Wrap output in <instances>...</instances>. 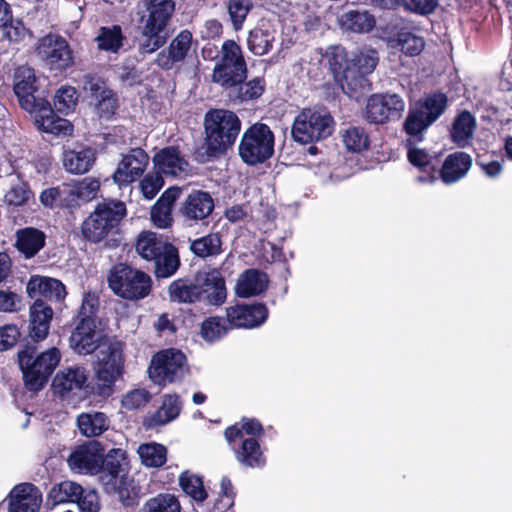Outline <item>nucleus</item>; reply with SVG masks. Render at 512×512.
<instances>
[{"mask_svg":"<svg viewBox=\"0 0 512 512\" xmlns=\"http://www.w3.org/2000/svg\"><path fill=\"white\" fill-rule=\"evenodd\" d=\"M138 454L144 466L158 468L167 461V449L159 443H144L138 448Z\"/></svg>","mask_w":512,"mask_h":512,"instance_id":"obj_49","label":"nucleus"},{"mask_svg":"<svg viewBox=\"0 0 512 512\" xmlns=\"http://www.w3.org/2000/svg\"><path fill=\"white\" fill-rule=\"evenodd\" d=\"M149 163V156L140 147L132 148L123 156L113 173V180L119 186L128 185L141 177Z\"/></svg>","mask_w":512,"mask_h":512,"instance_id":"obj_20","label":"nucleus"},{"mask_svg":"<svg viewBox=\"0 0 512 512\" xmlns=\"http://www.w3.org/2000/svg\"><path fill=\"white\" fill-rule=\"evenodd\" d=\"M193 36L187 30H181L170 42L166 49L157 54L155 63L162 70L169 71L176 64L184 62L192 46Z\"/></svg>","mask_w":512,"mask_h":512,"instance_id":"obj_22","label":"nucleus"},{"mask_svg":"<svg viewBox=\"0 0 512 512\" xmlns=\"http://www.w3.org/2000/svg\"><path fill=\"white\" fill-rule=\"evenodd\" d=\"M169 298L172 302L194 304L202 302L197 275L194 279L183 277L172 281L168 286Z\"/></svg>","mask_w":512,"mask_h":512,"instance_id":"obj_32","label":"nucleus"},{"mask_svg":"<svg viewBox=\"0 0 512 512\" xmlns=\"http://www.w3.org/2000/svg\"><path fill=\"white\" fill-rule=\"evenodd\" d=\"M172 212V208L156 201L151 209V219L154 225L161 229L171 227L173 224Z\"/></svg>","mask_w":512,"mask_h":512,"instance_id":"obj_61","label":"nucleus"},{"mask_svg":"<svg viewBox=\"0 0 512 512\" xmlns=\"http://www.w3.org/2000/svg\"><path fill=\"white\" fill-rule=\"evenodd\" d=\"M106 490L117 492L120 503L126 508L138 506L143 495L139 483L129 476L122 478L117 485L110 486Z\"/></svg>","mask_w":512,"mask_h":512,"instance_id":"obj_41","label":"nucleus"},{"mask_svg":"<svg viewBox=\"0 0 512 512\" xmlns=\"http://www.w3.org/2000/svg\"><path fill=\"white\" fill-rule=\"evenodd\" d=\"M268 288L266 273L250 268L246 269L239 277L236 285V294L241 298L260 295Z\"/></svg>","mask_w":512,"mask_h":512,"instance_id":"obj_33","label":"nucleus"},{"mask_svg":"<svg viewBox=\"0 0 512 512\" xmlns=\"http://www.w3.org/2000/svg\"><path fill=\"white\" fill-rule=\"evenodd\" d=\"M162 235L152 231H143L136 242V251L147 261H154L160 257L161 251L169 244Z\"/></svg>","mask_w":512,"mask_h":512,"instance_id":"obj_39","label":"nucleus"},{"mask_svg":"<svg viewBox=\"0 0 512 512\" xmlns=\"http://www.w3.org/2000/svg\"><path fill=\"white\" fill-rule=\"evenodd\" d=\"M178 482L181 490L196 503H203L208 498L202 476L185 470L180 473Z\"/></svg>","mask_w":512,"mask_h":512,"instance_id":"obj_43","label":"nucleus"},{"mask_svg":"<svg viewBox=\"0 0 512 512\" xmlns=\"http://www.w3.org/2000/svg\"><path fill=\"white\" fill-rule=\"evenodd\" d=\"M46 239L44 231L32 226L24 227L16 230L14 247L25 259H32L45 247Z\"/></svg>","mask_w":512,"mask_h":512,"instance_id":"obj_27","label":"nucleus"},{"mask_svg":"<svg viewBox=\"0 0 512 512\" xmlns=\"http://www.w3.org/2000/svg\"><path fill=\"white\" fill-rule=\"evenodd\" d=\"M36 351V346L28 343L17 353L24 385L31 392H39L45 387L61 359L56 347L37 355Z\"/></svg>","mask_w":512,"mask_h":512,"instance_id":"obj_5","label":"nucleus"},{"mask_svg":"<svg viewBox=\"0 0 512 512\" xmlns=\"http://www.w3.org/2000/svg\"><path fill=\"white\" fill-rule=\"evenodd\" d=\"M100 189V181L96 178L86 177L75 186V194L82 201H90L96 198Z\"/></svg>","mask_w":512,"mask_h":512,"instance_id":"obj_63","label":"nucleus"},{"mask_svg":"<svg viewBox=\"0 0 512 512\" xmlns=\"http://www.w3.org/2000/svg\"><path fill=\"white\" fill-rule=\"evenodd\" d=\"M334 124L329 112L304 108L293 121L291 135L295 142L311 144L329 137Z\"/></svg>","mask_w":512,"mask_h":512,"instance_id":"obj_10","label":"nucleus"},{"mask_svg":"<svg viewBox=\"0 0 512 512\" xmlns=\"http://www.w3.org/2000/svg\"><path fill=\"white\" fill-rule=\"evenodd\" d=\"M328 68L343 92L348 95V69H350V58L347 50L340 46H330L324 54Z\"/></svg>","mask_w":512,"mask_h":512,"instance_id":"obj_29","label":"nucleus"},{"mask_svg":"<svg viewBox=\"0 0 512 512\" xmlns=\"http://www.w3.org/2000/svg\"><path fill=\"white\" fill-rule=\"evenodd\" d=\"M163 186V175L157 170L146 174L140 182L141 192L147 200H152Z\"/></svg>","mask_w":512,"mask_h":512,"instance_id":"obj_60","label":"nucleus"},{"mask_svg":"<svg viewBox=\"0 0 512 512\" xmlns=\"http://www.w3.org/2000/svg\"><path fill=\"white\" fill-rule=\"evenodd\" d=\"M234 451L236 460L248 468H263L266 465V457L261 448L260 440L255 437H247L241 440L237 447L230 446Z\"/></svg>","mask_w":512,"mask_h":512,"instance_id":"obj_30","label":"nucleus"},{"mask_svg":"<svg viewBox=\"0 0 512 512\" xmlns=\"http://www.w3.org/2000/svg\"><path fill=\"white\" fill-rule=\"evenodd\" d=\"M274 41L273 31L256 26L248 34L247 47L252 54L263 56L272 50Z\"/></svg>","mask_w":512,"mask_h":512,"instance_id":"obj_44","label":"nucleus"},{"mask_svg":"<svg viewBox=\"0 0 512 512\" xmlns=\"http://www.w3.org/2000/svg\"><path fill=\"white\" fill-rule=\"evenodd\" d=\"M476 128V119L468 110H463L454 118L450 139L459 148H465L473 137Z\"/></svg>","mask_w":512,"mask_h":512,"instance_id":"obj_36","label":"nucleus"},{"mask_svg":"<svg viewBox=\"0 0 512 512\" xmlns=\"http://www.w3.org/2000/svg\"><path fill=\"white\" fill-rule=\"evenodd\" d=\"M241 120L227 109H210L204 116V145L207 160L225 155L241 131Z\"/></svg>","mask_w":512,"mask_h":512,"instance_id":"obj_3","label":"nucleus"},{"mask_svg":"<svg viewBox=\"0 0 512 512\" xmlns=\"http://www.w3.org/2000/svg\"><path fill=\"white\" fill-rule=\"evenodd\" d=\"M126 40L122 28L118 24L112 26H101L95 38L97 48L100 51L118 53Z\"/></svg>","mask_w":512,"mask_h":512,"instance_id":"obj_40","label":"nucleus"},{"mask_svg":"<svg viewBox=\"0 0 512 512\" xmlns=\"http://www.w3.org/2000/svg\"><path fill=\"white\" fill-rule=\"evenodd\" d=\"M32 198H34V193L31 190L29 183L20 179L5 193L3 202L7 206L22 207L28 204Z\"/></svg>","mask_w":512,"mask_h":512,"instance_id":"obj_54","label":"nucleus"},{"mask_svg":"<svg viewBox=\"0 0 512 512\" xmlns=\"http://www.w3.org/2000/svg\"><path fill=\"white\" fill-rule=\"evenodd\" d=\"M32 484H20L15 486L10 494L8 512H38L41 504V497L28 493Z\"/></svg>","mask_w":512,"mask_h":512,"instance_id":"obj_38","label":"nucleus"},{"mask_svg":"<svg viewBox=\"0 0 512 512\" xmlns=\"http://www.w3.org/2000/svg\"><path fill=\"white\" fill-rule=\"evenodd\" d=\"M396 46L407 56L419 55L425 47V41L422 37L415 35L408 29H401L393 38Z\"/></svg>","mask_w":512,"mask_h":512,"instance_id":"obj_51","label":"nucleus"},{"mask_svg":"<svg viewBox=\"0 0 512 512\" xmlns=\"http://www.w3.org/2000/svg\"><path fill=\"white\" fill-rule=\"evenodd\" d=\"M248 68L241 46L233 39L223 42L220 58L212 71V82L224 90L236 88L247 79Z\"/></svg>","mask_w":512,"mask_h":512,"instance_id":"obj_7","label":"nucleus"},{"mask_svg":"<svg viewBox=\"0 0 512 512\" xmlns=\"http://www.w3.org/2000/svg\"><path fill=\"white\" fill-rule=\"evenodd\" d=\"M343 25L355 33H368L376 25L374 15L368 11L350 10L342 16Z\"/></svg>","mask_w":512,"mask_h":512,"instance_id":"obj_47","label":"nucleus"},{"mask_svg":"<svg viewBox=\"0 0 512 512\" xmlns=\"http://www.w3.org/2000/svg\"><path fill=\"white\" fill-rule=\"evenodd\" d=\"M96 161V152L91 147H81L79 150H67L64 152L63 165L73 174L88 172Z\"/></svg>","mask_w":512,"mask_h":512,"instance_id":"obj_37","label":"nucleus"},{"mask_svg":"<svg viewBox=\"0 0 512 512\" xmlns=\"http://www.w3.org/2000/svg\"><path fill=\"white\" fill-rule=\"evenodd\" d=\"M236 493L228 476H223L220 482V492L214 500L210 512H234Z\"/></svg>","mask_w":512,"mask_h":512,"instance_id":"obj_52","label":"nucleus"},{"mask_svg":"<svg viewBox=\"0 0 512 512\" xmlns=\"http://www.w3.org/2000/svg\"><path fill=\"white\" fill-rule=\"evenodd\" d=\"M3 29L4 36L10 42L18 43L25 38L27 28L22 19H14L13 13L11 12V18L7 21V23L3 26H0Z\"/></svg>","mask_w":512,"mask_h":512,"instance_id":"obj_62","label":"nucleus"},{"mask_svg":"<svg viewBox=\"0 0 512 512\" xmlns=\"http://www.w3.org/2000/svg\"><path fill=\"white\" fill-rule=\"evenodd\" d=\"M98 306L83 300L76 315L69 346L78 355L86 356L99 350L96 368V387L92 392L101 397H109L117 378L123 373V343L97 330Z\"/></svg>","mask_w":512,"mask_h":512,"instance_id":"obj_1","label":"nucleus"},{"mask_svg":"<svg viewBox=\"0 0 512 512\" xmlns=\"http://www.w3.org/2000/svg\"><path fill=\"white\" fill-rule=\"evenodd\" d=\"M264 433L265 429L258 419L242 417L239 422L226 427L224 437L229 446H232L237 440L245 439L244 435L260 440Z\"/></svg>","mask_w":512,"mask_h":512,"instance_id":"obj_35","label":"nucleus"},{"mask_svg":"<svg viewBox=\"0 0 512 512\" xmlns=\"http://www.w3.org/2000/svg\"><path fill=\"white\" fill-rule=\"evenodd\" d=\"M191 252L202 259L218 256L222 253V238L216 233H209L197 238L190 243Z\"/></svg>","mask_w":512,"mask_h":512,"instance_id":"obj_45","label":"nucleus"},{"mask_svg":"<svg viewBox=\"0 0 512 512\" xmlns=\"http://www.w3.org/2000/svg\"><path fill=\"white\" fill-rule=\"evenodd\" d=\"M236 99L247 102L260 98L266 89V81L263 77H255L243 84L237 85Z\"/></svg>","mask_w":512,"mask_h":512,"instance_id":"obj_58","label":"nucleus"},{"mask_svg":"<svg viewBox=\"0 0 512 512\" xmlns=\"http://www.w3.org/2000/svg\"><path fill=\"white\" fill-rule=\"evenodd\" d=\"M99 466L98 474L105 489L117 485L129 473L127 452L121 448H113L106 455L102 454Z\"/></svg>","mask_w":512,"mask_h":512,"instance_id":"obj_19","label":"nucleus"},{"mask_svg":"<svg viewBox=\"0 0 512 512\" xmlns=\"http://www.w3.org/2000/svg\"><path fill=\"white\" fill-rule=\"evenodd\" d=\"M274 142L271 128L265 123L257 122L243 133L238 147L239 156L249 166L262 164L273 156Z\"/></svg>","mask_w":512,"mask_h":512,"instance_id":"obj_9","label":"nucleus"},{"mask_svg":"<svg viewBox=\"0 0 512 512\" xmlns=\"http://www.w3.org/2000/svg\"><path fill=\"white\" fill-rule=\"evenodd\" d=\"M26 292L33 303H60L67 295L66 287L60 280L39 275L30 277Z\"/></svg>","mask_w":512,"mask_h":512,"instance_id":"obj_17","label":"nucleus"},{"mask_svg":"<svg viewBox=\"0 0 512 512\" xmlns=\"http://www.w3.org/2000/svg\"><path fill=\"white\" fill-rule=\"evenodd\" d=\"M155 168L161 174L180 176L186 171L188 162L185 160L178 146H167L160 149L153 156Z\"/></svg>","mask_w":512,"mask_h":512,"instance_id":"obj_28","label":"nucleus"},{"mask_svg":"<svg viewBox=\"0 0 512 512\" xmlns=\"http://www.w3.org/2000/svg\"><path fill=\"white\" fill-rule=\"evenodd\" d=\"M54 311L48 303H32L29 307L28 337L39 343L49 334Z\"/></svg>","mask_w":512,"mask_h":512,"instance_id":"obj_25","label":"nucleus"},{"mask_svg":"<svg viewBox=\"0 0 512 512\" xmlns=\"http://www.w3.org/2000/svg\"><path fill=\"white\" fill-rule=\"evenodd\" d=\"M404 108V100L396 93L372 94L367 99L365 119L371 124H385L400 119Z\"/></svg>","mask_w":512,"mask_h":512,"instance_id":"obj_15","label":"nucleus"},{"mask_svg":"<svg viewBox=\"0 0 512 512\" xmlns=\"http://www.w3.org/2000/svg\"><path fill=\"white\" fill-rule=\"evenodd\" d=\"M154 274L157 278H168L174 275L180 267V257L178 249L169 243L164 248L160 257L154 261Z\"/></svg>","mask_w":512,"mask_h":512,"instance_id":"obj_42","label":"nucleus"},{"mask_svg":"<svg viewBox=\"0 0 512 512\" xmlns=\"http://www.w3.org/2000/svg\"><path fill=\"white\" fill-rule=\"evenodd\" d=\"M178 499L169 493H160L148 499L142 508L143 512H180Z\"/></svg>","mask_w":512,"mask_h":512,"instance_id":"obj_55","label":"nucleus"},{"mask_svg":"<svg viewBox=\"0 0 512 512\" xmlns=\"http://www.w3.org/2000/svg\"><path fill=\"white\" fill-rule=\"evenodd\" d=\"M254 5L251 0H227L226 8L234 31L242 30Z\"/></svg>","mask_w":512,"mask_h":512,"instance_id":"obj_53","label":"nucleus"},{"mask_svg":"<svg viewBox=\"0 0 512 512\" xmlns=\"http://www.w3.org/2000/svg\"><path fill=\"white\" fill-rule=\"evenodd\" d=\"M345 147L352 152H361L369 147L370 140L367 132L362 127L352 126L342 134Z\"/></svg>","mask_w":512,"mask_h":512,"instance_id":"obj_56","label":"nucleus"},{"mask_svg":"<svg viewBox=\"0 0 512 512\" xmlns=\"http://www.w3.org/2000/svg\"><path fill=\"white\" fill-rule=\"evenodd\" d=\"M35 52L50 71L63 73L74 65L73 50L59 34L49 33L39 38Z\"/></svg>","mask_w":512,"mask_h":512,"instance_id":"obj_12","label":"nucleus"},{"mask_svg":"<svg viewBox=\"0 0 512 512\" xmlns=\"http://www.w3.org/2000/svg\"><path fill=\"white\" fill-rule=\"evenodd\" d=\"M215 203L212 195L204 190H192L179 208V215L189 226L207 224Z\"/></svg>","mask_w":512,"mask_h":512,"instance_id":"obj_16","label":"nucleus"},{"mask_svg":"<svg viewBox=\"0 0 512 512\" xmlns=\"http://www.w3.org/2000/svg\"><path fill=\"white\" fill-rule=\"evenodd\" d=\"M77 425L83 435L99 436L107 430V417L102 412L82 413L77 417Z\"/></svg>","mask_w":512,"mask_h":512,"instance_id":"obj_48","label":"nucleus"},{"mask_svg":"<svg viewBox=\"0 0 512 512\" xmlns=\"http://www.w3.org/2000/svg\"><path fill=\"white\" fill-rule=\"evenodd\" d=\"M83 487L73 481H62L55 484L48 493V501L52 505L62 503H75L76 500L82 495Z\"/></svg>","mask_w":512,"mask_h":512,"instance_id":"obj_46","label":"nucleus"},{"mask_svg":"<svg viewBox=\"0 0 512 512\" xmlns=\"http://www.w3.org/2000/svg\"><path fill=\"white\" fill-rule=\"evenodd\" d=\"M197 280L201 299L209 305L220 306L227 299L226 280L218 268H211L208 271L197 272Z\"/></svg>","mask_w":512,"mask_h":512,"instance_id":"obj_21","label":"nucleus"},{"mask_svg":"<svg viewBox=\"0 0 512 512\" xmlns=\"http://www.w3.org/2000/svg\"><path fill=\"white\" fill-rule=\"evenodd\" d=\"M128 215L124 201L102 197L92 212L81 223V235L86 242L99 244L120 232L122 222Z\"/></svg>","mask_w":512,"mask_h":512,"instance_id":"obj_2","label":"nucleus"},{"mask_svg":"<svg viewBox=\"0 0 512 512\" xmlns=\"http://www.w3.org/2000/svg\"><path fill=\"white\" fill-rule=\"evenodd\" d=\"M447 106L448 97L441 91L429 93L417 100L415 106L409 109L403 124L404 131L409 136L408 145L423 141V132L438 120Z\"/></svg>","mask_w":512,"mask_h":512,"instance_id":"obj_6","label":"nucleus"},{"mask_svg":"<svg viewBox=\"0 0 512 512\" xmlns=\"http://www.w3.org/2000/svg\"><path fill=\"white\" fill-rule=\"evenodd\" d=\"M48 100L35 111V123L39 130L54 136H69L73 133V125L65 118L58 116Z\"/></svg>","mask_w":512,"mask_h":512,"instance_id":"obj_24","label":"nucleus"},{"mask_svg":"<svg viewBox=\"0 0 512 512\" xmlns=\"http://www.w3.org/2000/svg\"><path fill=\"white\" fill-rule=\"evenodd\" d=\"M264 303L236 304L226 308L227 321L232 328L252 329L261 326L268 318Z\"/></svg>","mask_w":512,"mask_h":512,"instance_id":"obj_18","label":"nucleus"},{"mask_svg":"<svg viewBox=\"0 0 512 512\" xmlns=\"http://www.w3.org/2000/svg\"><path fill=\"white\" fill-rule=\"evenodd\" d=\"M379 62L375 49L361 50L350 58L348 69V96L358 98L370 89L368 76L376 69Z\"/></svg>","mask_w":512,"mask_h":512,"instance_id":"obj_13","label":"nucleus"},{"mask_svg":"<svg viewBox=\"0 0 512 512\" xmlns=\"http://www.w3.org/2000/svg\"><path fill=\"white\" fill-rule=\"evenodd\" d=\"M144 4L147 14L140 19L138 45V51L143 55L152 54L167 43L165 31L175 11L173 0H144Z\"/></svg>","mask_w":512,"mask_h":512,"instance_id":"obj_4","label":"nucleus"},{"mask_svg":"<svg viewBox=\"0 0 512 512\" xmlns=\"http://www.w3.org/2000/svg\"><path fill=\"white\" fill-rule=\"evenodd\" d=\"M82 495L76 500L81 512H99L101 505L98 493L94 489L82 490Z\"/></svg>","mask_w":512,"mask_h":512,"instance_id":"obj_64","label":"nucleus"},{"mask_svg":"<svg viewBox=\"0 0 512 512\" xmlns=\"http://www.w3.org/2000/svg\"><path fill=\"white\" fill-rule=\"evenodd\" d=\"M97 99L96 112L100 118L111 119L118 109V98L112 89H106Z\"/></svg>","mask_w":512,"mask_h":512,"instance_id":"obj_59","label":"nucleus"},{"mask_svg":"<svg viewBox=\"0 0 512 512\" xmlns=\"http://www.w3.org/2000/svg\"><path fill=\"white\" fill-rule=\"evenodd\" d=\"M231 328L227 318L211 316L202 322L200 334L206 342L213 343L223 338Z\"/></svg>","mask_w":512,"mask_h":512,"instance_id":"obj_50","label":"nucleus"},{"mask_svg":"<svg viewBox=\"0 0 512 512\" xmlns=\"http://www.w3.org/2000/svg\"><path fill=\"white\" fill-rule=\"evenodd\" d=\"M13 91L22 109L33 113L47 100L40 91L35 70L28 66L18 67L13 76Z\"/></svg>","mask_w":512,"mask_h":512,"instance_id":"obj_14","label":"nucleus"},{"mask_svg":"<svg viewBox=\"0 0 512 512\" xmlns=\"http://www.w3.org/2000/svg\"><path fill=\"white\" fill-rule=\"evenodd\" d=\"M182 408V402L177 394L165 396L162 406L150 416L143 420V425L147 429H153L165 425L176 419Z\"/></svg>","mask_w":512,"mask_h":512,"instance_id":"obj_34","label":"nucleus"},{"mask_svg":"<svg viewBox=\"0 0 512 512\" xmlns=\"http://www.w3.org/2000/svg\"><path fill=\"white\" fill-rule=\"evenodd\" d=\"M87 374L84 367H68L59 371L52 382L56 393L61 396L67 395L73 390L86 388Z\"/></svg>","mask_w":512,"mask_h":512,"instance_id":"obj_31","label":"nucleus"},{"mask_svg":"<svg viewBox=\"0 0 512 512\" xmlns=\"http://www.w3.org/2000/svg\"><path fill=\"white\" fill-rule=\"evenodd\" d=\"M189 371L186 355L175 348L155 353L148 367L149 378L160 386L182 382Z\"/></svg>","mask_w":512,"mask_h":512,"instance_id":"obj_11","label":"nucleus"},{"mask_svg":"<svg viewBox=\"0 0 512 512\" xmlns=\"http://www.w3.org/2000/svg\"><path fill=\"white\" fill-rule=\"evenodd\" d=\"M78 101L77 90L72 86L60 87L53 98L54 110L67 115L75 109Z\"/></svg>","mask_w":512,"mask_h":512,"instance_id":"obj_57","label":"nucleus"},{"mask_svg":"<svg viewBox=\"0 0 512 512\" xmlns=\"http://www.w3.org/2000/svg\"><path fill=\"white\" fill-rule=\"evenodd\" d=\"M108 286L112 292L125 300L136 301L147 297L152 291L151 277L126 263H117L109 270Z\"/></svg>","mask_w":512,"mask_h":512,"instance_id":"obj_8","label":"nucleus"},{"mask_svg":"<svg viewBox=\"0 0 512 512\" xmlns=\"http://www.w3.org/2000/svg\"><path fill=\"white\" fill-rule=\"evenodd\" d=\"M473 164L470 154L464 151H455L446 156L440 170V180L446 184H455L463 179Z\"/></svg>","mask_w":512,"mask_h":512,"instance_id":"obj_26","label":"nucleus"},{"mask_svg":"<svg viewBox=\"0 0 512 512\" xmlns=\"http://www.w3.org/2000/svg\"><path fill=\"white\" fill-rule=\"evenodd\" d=\"M103 448L98 442L79 445L69 456L68 463L72 469L91 475L98 474Z\"/></svg>","mask_w":512,"mask_h":512,"instance_id":"obj_23","label":"nucleus"}]
</instances>
